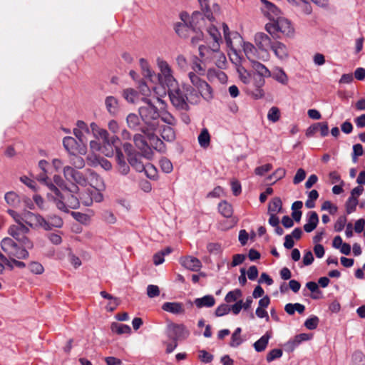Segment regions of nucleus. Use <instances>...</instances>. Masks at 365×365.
I'll list each match as a JSON object with an SVG mask.
<instances>
[{
  "label": "nucleus",
  "mask_w": 365,
  "mask_h": 365,
  "mask_svg": "<svg viewBox=\"0 0 365 365\" xmlns=\"http://www.w3.org/2000/svg\"><path fill=\"white\" fill-rule=\"evenodd\" d=\"M193 304L198 309H202L203 307L210 308L215 305V299L212 295L207 294L202 297L195 299Z\"/></svg>",
  "instance_id": "obj_29"
},
{
  "label": "nucleus",
  "mask_w": 365,
  "mask_h": 365,
  "mask_svg": "<svg viewBox=\"0 0 365 365\" xmlns=\"http://www.w3.org/2000/svg\"><path fill=\"white\" fill-rule=\"evenodd\" d=\"M265 30L272 36L280 32L286 36H292L294 29L291 22L285 18L278 17L265 25Z\"/></svg>",
  "instance_id": "obj_7"
},
{
  "label": "nucleus",
  "mask_w": 365,
  "mask_h": 365,
  "mask_svg": "<svg viewBox=\"0 0 365 365\" xmlns=\"http://www.w3.org/2000/svg\"><path fill=\"white\" fill-rule=\"evenodd\" d=\"M123 98L129 103H135L138 94L133 88H126L123 92Z\"/></svg>",
  "instance_id": "obj_52"
},
{
  "label": "nucleus",
  "mask_w": 365,
  "mask_h": 365,
  "mask_svg": "<svg viewBox=\"0 0 365 365\" xmlns=\"http://www.w3.org/2000/svg\"><path fill=\"white\" fill-rule=\"evenodd\" d=\"M223 33L225 40L227 44V46L231 49H233V42L232 38H240V36L238 33H231L230 31L229 27L226 24H222Z\"/></svg>",
  "instance_id": "obj_37"
},
{
  "label": "nucleus",
  "mask_w": 365,
  "mask_h": 365,
  "mask_svg": "<svg viewBox=\"0 0 365 365\" xmlns=\"http://www.w3.org/2000/svg\"><path fill=\"white\" fill-rule=\"evenodd\" d=\"M111 329L113 332L117 333L118 334H129L131 332V328L128 325L118 323H113L111 325Z\"/></svg>",
  "instance_id": "obj_46"
},
{
  "label": "nucleus",
  "mask_w": 365,
  "mask_h": 365,
  "mask_svg": "<svg viewBox=\"0 0 365 365\" xmlns=\"http://www.w3.org/2000/svg\"><path fill=\"white\" fill-rule=\"evenodd\" d=\"M117 150H120L117 146H113L112 143L108 140L103 142L101 153L106 157L113 156L115 152L117 154Z\"/></svg>",
  "instance_id": "obj_41"
},
{
  "label": "nucleus",
  "mask_w": 365,
  "mask_h": 365,
  "mask_svg": "<svg viewBox=\"0 0 365 365\" xmlns=\"http://www.w3.org/2000/svg\"><path fill=\"white\" fill-rule=\"evenodd\" d=\"M165 86H166L159 83V85L155 86L152 89H150L144 81H141L139 83L138 88L140 93L143 96V97L151 98L155 103L158 102L163 103L162 98L165 96L167 94V91Z\"/></svg>",
  "instance_id": "obj_9"
},
{
  "label": "nucleus",
  "mask_w": 365,
  "mask_h": 365,
  "mask_svg": "<svg viewBox=\"0 0 365 365\" xmlns=\"http://www.w3.org/2000/svg\"><path fill=\"white\" fill-rule=\"evenodd\" d=\"M183 89L185 91V96H187V103L196 104L200 102V95L193 88L190 86H184Z\"/></svg>",
  "instance_id": "obj_36"
},
{
  "label": "nucleus",
  "mask_w": 365,
  "mask_h": 365,
  "mask_svg": "<svg viewBox=\"0 0 365 365\" xmlns=\"http://www.w3.org/2000/svg\"><path fill=\"white\" fill-rule=\"evenodd\" d=\"M142 132L145 134L150 145L155 150L159 152H165V145L164 143L156 135L153 133V131L142 128Z\"/></svg>",
  "instance_id": "obj_19"
},
{
  "label": "nucleus",
  "mask_w": 365,
  "mask_h": 365,
  "mask_svg": "<svg viewBox=\"0 0 365 365\" xmlns=\"http://www.w3.org/2000/svg\"><path fill=\"white\" fill-rule=\"evenodd\" d=\"M128 160L129 164L137 171V172H143L144 168V164L141 161V155L139 154L131 155L128 158Z\"/></svg>",
  "instance_id": "obj_39"
},
{
  "label": "nucleus",
  "mask_w": 365,
  "mask_h": 365,
  "mask_svg": "<svg viewBox=\"0 0 365 365\" xmlns=\"http://www.w3.org/2000/svg\"><path fill=\"white\" fill-rule=\"evenodd\" d=\"M159 118H160L163 123H166V125L174 126L176 124L175 118L168 112H162L160 113Z\"/></svg>",
  "instance_id": "obj_58"
},
{
  "label": "nucleus",
  "mask_w": 365,
  "mask_h": 365,
  "mask_svg": "<svg viewBox=\"0 0 365 365\" xmlns=\"http://www.w3.org/2000/svg\"><path fill=\"white\" fill-rule=\"evenodd\" d=\"M218 210L220 214L227 218L230 217L233 213L232 205L226 201L219 203Z\"/></svg>",
  "instance_id": "obj_44"
},
{
  "label": "nucleus",
  "mask_w": 365,
  "mask_h": 365,
  "mask_svg": "<svg viewBox=\"0 0 365 365\" xmlns=\"http://www.w3.org/2000/svg\"><path fill=\"white\" fill-rule=\"evenodd\" d=\"M63 145L65 149L71 154L85 155L87 148L85 144L78 142L74 138L71 136L65 137L63 140Z\"/></svg>",
  "instance_id": "obj_14"
},
{
  "label": "nucleus",
  "mask_w": 365,
  "mask_h": 365,
  "mask_svg": "<svg viewBox=\"0 0 365 365\" xmlns=\"http://www.w3.org/2000/svg\"><path fill=\"white\" fill-rule=\"evenodd\" d=\"M50 192L48 193V198L53 201L56 207L64 212H68L70 209L78 208L81 200L78 195L70 192V197H68L66 201H64V196L61 193L58 187L53 184L49 185Z\"/></svg>",
  "instance_id": "obj_2"
},
{
  "label": "nucleus",
  "mask_w": 365,
  "mask_h": 365,
  "mask_svg": "<svg viewBox=\"0 0 365 365\" xmlns=\"http://www.w3.org/2000/svg\"><path fill=\"white\" fill-rule=\"evenodd\" d=\"M69 192L78 194L81 202L85 206H90L93 201L100 202L103 199L101 192L96 190H93V191L91 188L87 187H83V190H80L78 186L73 185L72 189L69 190Z\"/></svg>",
  "instance_id": "obj_8"
},
{
  "label": "nucleus",
  "mask_w": 365,
  "mask_h": 365,
  "mask_svg": "<svg viewBox=\"0 0 365 365\" xmlns=\"http://www.w3.org/2000/svg\"><path fill=\"white\" fill-rule=\"evenodd\" d=\"M162 309L175 315H183L185 313L184 304L179 302H165L162 305Z\"/></svg>",
  "instance_id": "obj_23"
},
{
  "label": "nucleus",
  "mask_w": 365,
  "mask_h": 365,
  "mask_svg": "<svg viewBox=\"0 0 365 365\" xmlns=\"http://www.w3.org/2000/svg\"><path fill=\"white\" fill-rule=\"evenodd\" d=\"M261 3L262 12L270 20V21H273L279 17L280 11L275 5L267 0H261Z\"/></svg>",
  "instance_id": "obj_20"
},
{
  "label": "nucleus",
  "mask_w": 365,
  "mask_h": 365,
  "mask_svg": "<svg viewBox=\"0 0 365 365\" xmlns=\"http://www.w3.org/2000/svg\"><path fill=\"white\" fill-rule=\"evenodd\" d=\"M242 296V292L240 289H235L230 291L225 297V301L227 303H231L237 301Z\"/></svg>",
  "instance_id": "obj_51"
},
{
  "label": "nucleus",
  "mask_w": 365,
  "mask_h": 365,
  "mask_svg": "<svg viewBox=\"0 0 365 365\" xmlns=\"http://www.w3.org/2000/svg\"><path fill=\"white\" fill-rule=\"evenodd\" d=\"M254 41L260 51H264L267 53L274 43L269 36L263 32L256 33L254 36Z\"/></svg>",
  "instance_id": "obj_17"
},
{
  "label": "nucleus",
  "mask_w": 365,
  "mask_h": 365,
  "mask_svg": "<svg viewBox=\"0 0 365 365\" xmlns=\"http://www.w3.org/2000/svg\"><path fill=\"white\" fill-rule=\"evenodd\" d=\"M160 166L162 170L165 173H171L173 169V166L171 161L165 158H163L160 160Z\"/></svg>",
  "instance_id": "obj_62"
},
{
  "label": "nucleus",
  "mask_w": 365,
  "mask_h": 365,
  "mask_svg": "<svg viewBox=\"0 0 365 365\" xmlns=\"http://www.w3.org/2000/svg\"><path fill=\"white\" fill-rule=\"evenodd\" d=\"M200 61V60L197 58L192 66V68L193 70L192 73L196 74L197 76H202L205 73V68L201 65Z\"/></svg>",
  "instance_id": "obj_63"
},
{
  "label": "nucleus",
  "mask_w": 365,
  "mask_h": 365,
  "mask_svg": "<svg viewBox=\"0 0 365 365\" xmlns=\"http://www.w3.org/2000/svg\"><path fill=\"white\" fill-rule=\"evenodd\" d=\"M242 48L250 62H251L252 60L256 59V54L257 51L256 47L252 43L250 42H243Z\"/></svg>",
  "instance_id": "obj_40"
},
{
  "label": "nucleus",
  "mask_w": 365,
  "mask_h": 365,
  "mask_svg": "<svg viewBox=\"0 0 365 365\" xmlns=\"http://www.w3.org/2000/svg\"><path fill=\"white\" fill-rule=\"evenodd\" d=\"M240 79L245 83L247 84L250 82V73L242 66H239L237 68Z\"/></svg>",
  "instance_id": "obj_57"
},
{
  "label": "nucleus",
  "mask_w": 365,
  "mask_h": 365,
  "mask_svg": "<svg viewBox=\"0 0 365 365\" xmlns=\"http://www.w3.org/2000/svg\"><path fill=\"white\" fill-rule=\"evenodd\" d=\"M97 165H101L105 170H110L112 168L111 163L103 158H96V161L93 162L92 165L96 166Z\"/></svg>",
  "instance_id": "obj_61"
},
{
  "label": "nucleus",
  "mask_w": 365,
  "mask_h": 365,
  "mask_svg": "<svg viewBox=\"0 0 365 365\" xmlns=\"http://www.w3.org/2000/svg\"><path fill=\"white\" fill-rule=\"evenodd\" d=\"M139 64L143 78L149 82L155 83L157 81V74L153 70L148 61L141 58L139 60Z\"/></svg>",
  "instance_id": "obj_18"
},
{
  "label": "nucleus",
  "mask_w": 365,
  "mask_h": 365,
  "mask_svg": "<svg viewBox=\"0 0 365 365\" xmlns=\"http://www.w3.org/2000/svg\"><path fill=\"white\" fill-rule=\"evenodd\" d=\"M46 220L50 227L49 230H51L53 227L60 228L63 225L62 219L56 215H50Z\"/></svg>",
  "instance_id": "obj_53"
},
{
  "label": "nucleus",
  "mask_w": 365,
  "mask_h": 365,
  "mask_svg": "<svg viewBox=\"0 0 365 365\" xmlns=\"http://www.w3.org/2000/svg\"><path fill=\"white\" fill-rule=\"evenodd\" d=\"M311 339V336L308 334L302 333L296 335L294 338L289 339L284 344V349L286 351H293L302 341H308Z\"/></svg>",
  "instance_id": "obj_22"
},
{
  "label": "nucleus",
  "mask_w": 365,
  "mask_h": 365,
  "mask_svg": "<svg viewBox=\"0 0 365 365\" xmlns=\"http://www.w3.org/2000/svg\"><path fill=\"white\" fill-rule=\"evenodd\" d=\"M274 55L281 60L285 59L289 56V51L285 44L280 41H275L271 48Z\"/></svg>",
  "instance_id": "obj_28"
},
{
  "label": "nucleus",
  "mask_w": 365,
  "mask_h": 365,
  "mask_svg": "<svg viewBox=\"0 0 365 365\" xmlns=\"http://www.w3.org/2000/svg\"><path fill=\"white\" fill-rule=\"evenodd\" d=\"M126 122L128 126L133 129L137 130L138 129V126L140 125V120L138 116L135 113H130L126 118Z\"/></svg>",
  "instance_id": "obj_50"
},
{
  "label": "nucleus",
  "mask_w": 365,
  "mask_h": 365,
  "mask_svg": "<svg viewBox=\"0 0 365 365\" xmlns=\"http://www.w3.org/2000/svg\"><path fill=\"white\" fill-rule=\"evenodd\" d=\"M8 234L16 240L22 246L32 249L34 247L33 242L26 235H23L17 225L9 226L7 230Z\"/></svg>",
  "instance_id": "obj_16"
},
{
  "label": "nucleus",
  "mask_w": 365,
  "mask_h": 365,
  "mask_svg": "<svg viewBox=\"0 0 365 365\" xmlns=\"http://www.w3.org/2000/svg\"><path fill=\"white\" fill-rule=\"evenodd\" d=\"M201 9L202 12L204 13L205 16L207 19V20L210 22L214 21V16L212 15V12L210 10L209 6V0H197Z\"/></svg>",
  "instance_id": "obj_47"
},
{
  "label": "nucleus",
  "mask_w": 365,
  "mask_h": 365,
  "mask_svg": "<svg viewBox=\"0 0 365 365\" xmlns=\"http://www.w3.org/2000/svg\"><path fill=\"white\" fill-rule=\"evenodd\" d=\"M254 71L262 78H269L272 76L270 71L262 63L255 60L250 62Z\"/></svg>",
  "instance_id": "obj_30"
},
{
  "label": "nucleus",
  "mask_w": 365,
  "mask_h": 365,
  "mask_svg": "<svg viewBox=\"0 0 365 365\" xmlns=\"http://www.w3.org/2000/svg\"><path fill=\"white\" fill-rule=\"evenodd\" d=\"M306 287L312 292L311 297L314 299H319L322 297V292L319 289L318 284L315 282H308Z\"/></svg>",
  "instance_id": "obj_45"
},
{
  "label": "nucleus",
  "mask_w": 365,
  "mask_h": 365,
  "mask_svg": "<svg viewBox=\"0 0 365 365\" xmlns=\"http://www.w3.org/2000/svg\"><path fill=\"white\" fill-rule=\"evenodd\" d=\"M88 188H91L93 191L96 190L100 192L105 189L103 180L98 175L91 170H88Z\"/></svg>",
  "instance_id": "obj_21"
},
{
  "label": "nucleus",
  "mask_w": 365,
  "mask_h": 365,
  "mask_svg": "<svg viewBox=\"0 0 365 365\" xmlns=\"http://www.w3.org/2000/svg\"><path fill=\"white\" fill-rule=\"evenodd\" d=\"M319 322V318L317 316H312L305 321L304 326L307 329L313 330L317 327Z\"/></svg>",
  "instance_id": "obj_64"
},
{
  "label": "nucleus",
  "mask_w": 365,
  "mask_h": 365,
  "mask_svg": "<svg viewBox=\"0 0 365 365\" xmlns=\"http://www.w3.org/2000/svg\"><path fill=\"white\" fill-rule=\"evenodd\" d=\"M358 199L356 197L350 196L346 202V211L347 214H351L356 210L358 205Z\"/></svg>",
  "instance_id": "obj_55"
},
{
  "label": "nucleus",
  "mask_w": 365,
  "mask_h": 365,
  "mask_svg": "<svg viewBox=\"0 0 365 365\" xmlns=\"http://www.w3.org/2000/svg\"><path fill=\"white\" fill-rule=\"evenodd\" d=\"M24 222L32 229L42 228L46 231L50 229L46 219L39 214L30 211H24Z\"/></svg>",
  "instance_id": "obj_13"
},
{
  "label": "nucleus",
  "mask_w": 365,
  "mask_h": 365,
  "mask_svg": "<svg viewBox=\"0 0 365 365\" xmlns=\"http://www.w3.org/2000/svg\"><path fill=\"white\" fill-rule=\"evenodd\" d=\"M4 199L6 203L13 207H17L21 202L19 196L14 192H6Z\"/></svg>",
  "instance_id": "obj_42"
},
{
  "label": "nucleus",
  "mask_w": 365,
  "mask_h": 365,
  "mask_svg": "<svg viewBox=\"0 0 365 365\" xmlns=\"http://www.w3.org/2000/svg\"><path fill=\"white\" fill-rule=\"evenodd\" d=\"M271 337L272 334L269 331L266 332L262 336H261L253 345L255 351L261 352L265 350Z\"/></svg>",
  "instance_id": "obj_35"
},
{
  "label": "nucleus",
  "mask_w": 365,
  "mask_h": 365,
  "mask_svg": "<svg viewBox=\"0 0 365 365\" xmlns=\"http://www.w3.org/2000/svg\"><path fill=\"white\" fill-rule=\"evenodd\" d=\"M118 163V171L122 175H127L130 171V167L124 160L123 154L120 150H117V155L115 156Z\"/></svg>",
  "instance_id": "obj_34"
},
{
  "label": "nucleus",
  "mask_w": 365,
  "mask_h": 365,
  "mask_svg": "<svg viewBox=\"0 0 365 365\" xmlns=\"http://www.w3.org/2000/svg\"><path fill=\"white\" fill-rule=\"evenodd\" d=\"M199 145L204 148L209 146L210 143V135L207 128H203L197 137Z\"/></svg>",
  "instance_id": "obj_43"
},
{
  "label": "nucleus",
  "mask_w": 365,
  "mask_h": 365,
  "mask_svg": "<svg viewBox=\"0 0 365 365\" xmlns=\"http://www.w3.org/2000/svg\"><path fill=\"white\" fill-rule=\"evenodd\" d=\"M280 118V110L276 106L269 108L267 113V119L272 123L277 122Z\"/></svg>",
  "instance_id": "obj_54"
},
{
  "label": "nucleus",
  "mask_w": 365,
  "mask_h": 365,
  "mask_svg": "<svg viewBox=\"0 0 365 365\" xmlns=\"http://www.w3.org/2000/svg\"><path fill=\"white\" fill-rule=\"evenodd\" d=\"M159 133L162 138L168 142H173L175 139V132L170 125H162L159 126Z\"/></svg>",
  "instance_id": "obj_31"
},
{
  "label": "nucleus",
  "mask_w": 365,
  "mask_h": 365,
  "mask_svg": "<svg viewBox=\"0 0 365 365\" xmlns=\"http://www.w3.org/2000/svg\"><path fill=\"white\" fill-rule=\"evenodd\" d=\"M285 169L279 168L272 175L267 177V180H274V182H277V180L282 179L285 176Z\"/></svg>",
  "instance_id": "obj_59"
},
{
  "label": "nucleus",
  "mask_w": 365,
  "mask_h": 365,
  "mask_svg": "<svg viewBox=\"0 0 365 365\" xmlns=\"http://www.w3.org/2000/svg\"><path fill=\"white\" fill-rule=\"evenodd\" d=\"M1 250L4 252V255L10 259L17 258L18 259H26L29 257V253L28 247L18 244L14 239L6 237L3 238L0 242Z\"/></svg>",
  "instance_id": "obj_5"
},
{
  "label": "nucleus",
  "mask_w": 365,
  "mask_h": 365,
  "mask_svg": "<svg viewBox=\"0 0 365 365\" xmlns=\"http://www.w3.org/2000/svg\"><path fill=\"white\" fill-rule=\"evenodd\" d=\"M207 77L210 81H213L216 78L221 83H225L227 81V76L225 73L216 69H209Z\"/></svg>",
  "instance_id": "obj_38"
},
{
  "label": "nucleus",
  "mask_w": 365,
  "mask_h": 365,
  "mask_svg": "<svg viewBox=\"0 0 365 365\" xmlns=\"http://www.w3.org/2000/svg\"><path fill=\"white\" fill-rule=\"evenodd\" d=\"M282 202L279 197L274 198L269 204V213L277 214L282 210Z\"/></svg>",
  "instance_id": "obj_48"
},
{
  "label": "nucleus",
  "mask_w": 365,
  "mask_h": 365,
  "mask_svg": "<svg viewBox=\"0 0 365 365\" xmlns=\"http://www.w3.org/2000/svg\"><path fill=\"white\" fill-rule=\"evenodd\" d=\"M90 128L96 138L101 139L103 142L108 140L109 133L106 129L99 128L94 122L91 123Z\"/></svg>",
  "instance_id": "obj_33"
},
{
  "label": "nucleus",
  "mask_w": 365,
  "mask_h": 365,
  "mask_svg": "<svg viewBox=\"0 0 365 365\" xmlns=\"http://www.w3.org/2000/svg\"><path fill=\"white\" fill-rule=\"evenodd\" d=\"M207 32L212 39L210 45H200L199 56L200 62L203 63H214L220 69L226 68L227 59L224 53L220 50L222 42L221 34L216 26L207 29Z\"/></svg>",
  "instance_id": "obj_1"
},
{
  "label": "nucleus",
  "mask_w": 365,
  "mask_h": 365,
  "mask_svg": "<svg viewBox=\"0 0 365 365\" xmlns=\"http://www.w3.org/2000/svg\"><path fill=\"white\" fill-rule=\"evenodd\" d=\"M168 89L170 101L175 107L182 110L189 108L187 96L178 87V85L168 86Z\"/></svg>",
  "instance_id": "obj_12"
},
{
  "label": "nucleus",
  "mask_w": 365,
  "mask_h": 365,
  "mask_svg": "<svg viewBox=\"0 0 365 365\" xmlns=\"http://www.w3.org/2000/svg\"><path fill=\"white\" fill-rule=\"evenodd\" d=\"M192 84L197 88L200 96L206 101H210L213 98V91L211 86L205 81L192 72L188 74Z\"/></svg>",
  "instance_id": "obj_10"
},
{
  "label": "nucleus",
  "mask_w": 365,
  "mask_h": 365,
  "mask_svg": "<svg viewBox=\"0 0 365 365\" xmlns=\"http://www.w3.org/2000/svg\"><path fill=\"white\" fill-rule=\"evenodd\" d=\"M214 21H209L204 13L195 11L190 16L189 21L190 30L195 33V35L191 37V43L193 45L197 44L203 39V30L207 31V29L211 26H215Z\"/></svg>",
  "instance_id": "obj_4"
},
{
  "label": "nucleus",
  "mask_w": 365,
  "mask_h": 365,
  "mask_svg": "<svg viewBox=\"0 0 365 365\" xmlns=\"http://www.w3.org/2000/svg\"><path fill=\"white\" fill-rule=\"evenodd\" d=\"M180 262L185 268L194 272L200 270L202 267L201 262L197 258L192 256L181 257Z\"/></svg>",
  "instance_id": "obj_25"
},
{
  "label": "nucleus",
  "mask_w": 365,
  "mask_h": 365,
  "mask_svg": "<svg viewBox=\"0 0 365 365\" xmlns=\"http://www.w3.org/2000/svg\"><path fill=\"white\" fill-rule=\"evenodd\" d=\"M180 19L183 23H179L175 26V32L182 38H187V35L185 33L190 29L189 21L190 20V17L189 14L186 12H182L180 14Z\"/></svg>",
  "instance_id": "obj_26"
},
{
  "label": "nucleus",
  "mask_w": 365,
  "mask_h": 365,
  "mask_svg": "<svg viewBox=\"0 0 365 365\" xmlns=\"http://www.w3.org/2000/svg\"><path fill=\"white\" fill-rule=\"evenodd\" d=\"M156 65L159 71L157 81L161 85L168 86H177L178 82L173 76V71L170 64L161 57L156 58Z\"/></svg>",
  "instance_id": "obj_6"
},
{
  "label": "nucleus",
  "mask_w": 365,
  "mask_h": 365,
  "mask_svg": "<svg viewBox=\"0 0 365 365\" xmlns=\"http://www.w3.org/2000/svg\"><path fill=\"white\" fill-rule=\"evenodd\" d=\"M133 140L135 146L143 153L144 155L148 159L150 158L152 152L145 137L140 134H136L133 137Z\"/></svg>",
  "instance_id": "obj_24"
},
{
  "label": "nucleus",
  "mask_w": 365,
  "mask_h": 365,
  "mask_svg": "<svg viewBox=\"0 0 365 365\" xmlns=\"http://www.w3.org/2000/svg\"><path fill=\"white\" fill-rule=\"evenodd\" d=\"M63 171L67 180L73 181L82 187H86L88 185V170L85 172H80L71 166H65Z\"/></svg>",
  "instance_id": "obj_11"
},
{
  "label": "nucleus",
  "mask_w": 365,
  "mask_h": 365,
  "mask_svg": "<svg viewBox=\"0 0 365 365\" xmlns=\"http://www.w3.org/2000/svg\"><path fill=\"white\" fill-rule=\"evenodd\" d=\"M142 103L138 108L140 118L148 126L147 129L154 131L159 125L160 112L151 98L143 97Z\"/></svg>",
  "instance_id": "obj_3"
},
{
  "label": "nucleus",
  "mask_w": 365,
  "mask_h": 365,
  "mask_svg": "<svg viewBox=\"0 0 365 365\" xmlns=\"http://www.w3.org/2000/svg\"><path fill=\"white\" fill-rule=\"evenodd\" d=\"M273 78L279 83L286 85L288 82V77L282 69H278L273 74Z\"/></svg>",
  "instance_id": "obj_60"
},
{
  "label": "nucleus",
  "mask_w": 365,
  "mask_h": 365,
  "mask_svg": "<svg viewBox=\"0 0 365 365\" xmlns=\"http://www.w3.org/2000/svg\"><path fill=\"white\" fill-rule=\"evenodd\" d=\"M241 331H242L241 328L238 327L235 329V331L232 334V337H231V341L230 344V345L232 347L238 346L239 345H240L242 344V340L240 336Z\"/></svg>",
  "instance_id": "obj_56"
},
{
  "label": "nucleus",
  "mask_w": 365,
  "mask_h": 365,
  "mask_svg": "<svg viewBox=\"0 0 365 365\" xmlns=\"http://www.w3.org/2000/svg\"><path fill=\"white\" fill-rule=\"evenodd\" d=\"M168 336L173 341L184 339L189 336V331L185 325L171 323L167 327Z\"/></svg>",
  "instance_id": "obj_15"
},
{
  "label": "nucleus",
  "mask_w": 365,
  "mask_h": 365,
  "mask_svg": "<svg viewBox=\"0 0 365 365\" xmlns=\"http://www.w3.org/2000/svg\"><path fill=\"white\" fill-rule=\"evenodd\" d=\"M143 171L146 176L150 180H156L158 178V170L157 168L150 163L144 165Z\"/></svg>",
  "instance_id": "obj_49"
},
{
  "label": "nucleus",
  "mask_w": 365,
  "mask_h": 365,
  "mask_svg": "<svg viewBox=\"0 0 365 365\" xmlns=\"http://www.w3.org/2000/svg\"><path fill=\"white\" fill-rule=\"evenodd\" d=\"M319 223V217L316 212L312 211L308 213L307 223L304 225V230L307 232H312Z\"/></svg>",
  "instance_id": "obj_32"
},
{
  "label": "nucleus",
  "mask_w": 365,
  "mask_h": 365,
  "mask_svg": "<svg viewBox=\"0 0 365 365\" xmlns=\"http://www.w3.org/2000/svg\"><path fill=\"white\" fill-rule=\"evenodd\" d=\"M105 106L108 113L112 116L118 115L120 106L118 99L112 96H107L105 99Z\"/></svg>",
  "instance_id": "obj_27"
}]
</instances>
